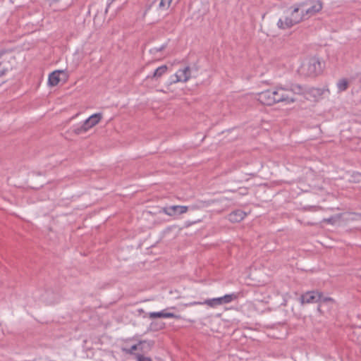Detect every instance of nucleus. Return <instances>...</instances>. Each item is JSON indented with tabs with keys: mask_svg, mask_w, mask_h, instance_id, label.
<instances>
[{
	"mask_svg": "<svg viewBox=\"0 0 361 361\" xmlns=\"http://www.w3.org/2000/svg\"><path fill=\"white\" fill-rule=\"evenodd\" d=\"M238 298V293H232L230 294H226L221 297L223 304H228L231 302L232 301H234L237 300Z\"/></svg>",
	"mask_w": 361,
	"mask_h": 361,
	"instance_id": "nucleus-18",
	"label": "nucleus"
},
{
	"mask_svg": "<svg viewBox=\"0 0 361 361\" xmlns=\"http://www.w3.org/2000/svg\"><path fill=\"white\" fill-rule=\"evenodd\" d=\"M165 45H161L159 47H155L154 48V51L156 52H158V51H161L162 50H164L165 49Z\"/></svg>",
	"mask_w": 361,
	"mask_h": 361,
	"instance_id": "nucleus-24",
	"label": "nucleus"
},
{
	"mask_svg": "<svg viewBox=\"0 0 361 361\" xmlns=\"http://www.w3.org/2000/svg\"><path fill=\"white\" fill-rule=\"evenodd\" d=\"M176 80H173V82H187L190 78V68L186 66L183 69H179L175 74Z\"/></svg>",
	"mask_w": 361,
	"mask_h": 361,
	"instance_id": "nucleus-10",
	"label": "nucleus"
},
{
	"mask_svg": "<svg viewBox=\"0 0 361 361\" xmlns=\"http://www.w3.org/2000/svg\"><path fill=\"white\" fill-rule=\"evenodd\" d=\"M110 6V4H108L107 7L105 8L104 13L102 11L99 13L97 12L94 17V24H100L104 21V14L107 13L109 7Z\"/></svg>",
	"mask_w": 361,
	"mask_h": 361,
	"instance_id": "nucleus-20",
	"label": "nucleus"
},
{
	"mask_svg": "<svg viewBox=\"0 0 361 361\" xmlns=\"http://www.w3.org/2000/svg\"><path fill=\"white\" fill-rule=\"evenodd\" d=\"M349 86V82L345 78L339 80L337 82V88L339 92L345 91Z\"/></svg>",
	"mask_w": 361,
	"mask_h": 361,
	"instance_id": "nucleus-19",
	"label": "nucleus"
},
{
	"mask_svg": "<svg viewBox=\"0 0 361 361\" xmlns=\"http://www.w3.org/2000/svg\"><path fill=\"white\" fill-rule=\"evenodd\" d=\"M294 23L290 17H286L285 20L280 18L277 22V27L281 30H286L294 26Z\"/></svg>",
	"mask_w": 361,
	"mask_h": 361,
	"instance_id": "nucleus-16",
	"label": "nucleus"
},
{
	"mask_svg": "<svg viewBox=\"0 0 361 361\" xmlns=\"http://www.w3.org/2000/svg\"><path fill=\"white\" fill-rule=\"evenodd\" d=\"M168 67L166 65L158 67L152 75H148L147 78L158 79L166 73Z\"/></svg>",
	"mask_w": 361,
	"mask_h": 361,
	"instance_id": "nucleus-17",
	"label": "nucleus"
},
{
	"mask_svg": "<svg viewBox=\"0 0 361 361\" xmlns=\"http://www.w3.org/2000/svg\"><path fill=\"white\" fill-rule=\"evenodd\" d=\"M307 4V2H302L293 6V11L290 13V18L292 19L294 25H296L303 20L307 19L304 11H302L301 13H299L300 8H303Z\"/></svg>",
	"mask_w": 361,
	"mask_h": 361,
	"instance_id": "nucleus-6",
	"label": "nucleus"
},
{
	"mask_svg": "<svg viewBox=\"0 0 361 361\" xmlns=\"http://www.w3.org/2000/svg\"><path fill=\"white\" fill-rule=\"evenodd\" d=\"M47 1L49 3V4H52L54 3L58 2L59 0H47Z\"/></svg>",
	"mask_w": 361,
	"mask_h": 361,
	"instance_id": "nucleus-26",
	"label": "nucleus"
},
{
	"mask_svg": "<svg viewBox=\"0 0 361 361\" xmlns=\"http://www.w3.org/2000/svg\"><path fill=\"white\" fill-rule=\"evenodd\" d=\"M311 6L304 11L305 15L307 18L315 15L319 13L323 8V4L319 0H315L311 1Z\"/></svg>",
	"mask_w": 361,
	"mask_h": 361,
	"instance_id": "nucleus-9",
	"label": "nucleus"
},
{
	"mask_svg": "<svg viewBox=\"0 0 361 361\" xmlns=\"http://www.w3.org/2000/svg\"><path fill=\"white\" fill-rule=\"evenodd\" d=\"M154 345V341L142 340L129 348H123L122 350L126 354L133 355L134 358L135 354H136L137 352L149 353L152 350Z\"/></svg>",
	"mask_w": 361,
	"mask_h": 361,
	"instance_id": "nucleus-3",
	"label": "nucleus"
},
{
	"mask_svg": "<svg viewBox=\"0 0 361 361\" xmlns=\"http://www.w3.org/2000/svg\"><path fill=\"white\" fill-rule=\"evenodd\" d=\"M327 301H331L333 302V299L331 298H324L322 295V300L319 302H327Z\"/></svg>",
	"mask_w": 361,
	"mask_h": 361,
	"instance_id": "nucleus-25",
	"label": "nucleus"
},
{
	"mask_svg": "<svg viewBox=\"0 0 361 361\" xmlns=\"http://www.w3.org/2000/svg\"><path fill=\"white\" fill-rule=\"evenodd\" d=\"M147 353H148L137 352L135 354L134 359L136 361H152V359L147 355Z\"/></svg>",
	"mask_w": 361,
	"mask_h": 361,
	"instance_id": "nucleus-21",
	"label": "nucleus"
},
{
	"mask_svg": "<svg viewBox=\"0 0 361 361\" xmlns=\"http://www.w3.org/2000/svg\"><path fill=\"white\" fill-rule=\"evenodd\" d=\"M2 55V53H0V56Z\"/></svg>",
	"mask_w": 361,
	"mask_h": 361,
	"instance_id": "nucleus-27",
	"label": "nucleus"
},
{
	"mask_svg": "<svg viewBox=\"0 0 361 361\" xmlns=\"http://www.w3.org/2000/svg\"><path fill=\"white\" fill-rule=\"evenodd\" d=\"M203 304H206V305H209L210 307H216V306L224 305L223 302H222L221 297H219V298H216L206 300L204 302H190L188 304H185V306H190V305H203Z\"/></svg>",
	"mask_w": 361,
	"mask_h": 361,
	"instance_id": "nucleus-11",
	"label": "nucleus"
},
{
	"mask_svg": "<svg viewBox=\"0 0 361 361\" xmlns=\"http://www.w3.org/2000/svg\"><path fill=\"white\" fill-rule=\"evenodd\" d=\"M173 0H154L152 6L157 10L165 12L169 10Z\"/></svg>",
	"mask_w": 361,
	"mask_h": 361,
	"instance_id": "nucleus-13",
	"label": "nucleus"
},
{
	"mask_svg": "<svg viewBox=\"0 0 361 361\" xmlns=\"http://www.w3.org/2000/svg\"><path fill=\"white\" fill-rule=\"evenodd\" d=\"M102 118V114L101 113L94 114L87 118L80 126L73 128V131L77 135L85 133L99 123Z\"/></svg>",
	"mask_w": 361,
	"mask_h": 361,
	"instance_id": "nucleus-4",
	"label": "nucleus"
},
{
	"mask_svg": "<svg viewBox=\"0 0 361 361\" xmlns=\"http://www.w3.org/2000/svg\"><path fill=\"white\" fill-rule=\"evenodd\" d=\"M255 98L262 104L269 106L278 103L290 104L296 101L295 98L288 94V90L281 85L258 92Z\"/></svg>",
	"mask_w": 361,
	"mask_h": 361,
	"instance_id": "nucleus-1",
	"label": "nucleus"
},
{
	"mask_svg": "<svg viewBox=\"0 0 361 361\" xmlns=\"http://www.w3.org/2000/svg\"><path fill=\"white\" fill-rule=\"evenodd\" d=\"M288 94H290V92H292L295 94H300V95H306L307 94H310L312 92L316 90L314 88H307L299 84H291L288 88Z\"/></svg>",
	"mask_w": 361,
	"mask_h": 361,
	"instance_id": "nucleus-7",
	"label": "nucleus"
},
{
	"mask_svg": "<svg viewBox=\"0 0 361 361\" xmlns=\"http://www.w3.org/2000/svg\"><path fill=\"white\" fill-rule=\"evenodd\" d=\"M245 216V212L240 209H238L230 213L228 216V219L232 223H237L243 220Z\"/></svg>",
	"mask_w": 361,
	"mask_h": 361,
	"instance_id": "nucleus-14",
	"label": "nucleus"
},
{
	"mask_svg": "<svg viewBox=\"0 0 361 361\" xmlns=\"http://www.w3.org/2000/svg\"><path fill=\"white\" fill-rule=\"evenodd\" d=\"M322 71L321 62L317 57L313 56L305 60L301 65L299 72L305 77H315Z\"/></svg>",
	"mask_w": 361,
	"mask_h": 361,
	"instance_id": "nucleus-2",
	"label": "nucleus"
},
{
	"mask_svg": "<svg viewBox=\"0 0 361 361\" xmlns=\"http://www.w3.org/2000/svg\"><path fill=\"white\" fill-rule=\"evenodd\" d=\"M323 222H326L330 224H334L336 222V218L334 216H331L330 218L324 219Z\"/></svg>",
	"mask_w": 361,
	"mask_h": 361,
	"instance_id": "nucleus-23",
	"label": "nucleus"
},
{
	"mask_svg": "<svg viewBox=\"0 0 361 361\" xmlns=\"http://www.w3.org/2000/svg\"><path fill=\"white\" fill-rule=\"evenodd\" d=\"M7 71L8 68L5 66V65L3 63H0V77L5 75Z\"/></svg>",
	"mask_w": 361,
	"mask_h": 361,
	"instance_id": "nucleus-22",
	"label": "nucleus"
},
{
	"mask_svg": "<svg viewBox=\"0 0 361 361\" xmlns=\"http://www.w3.org/2000/svg\"><path fill=\"white\" fill-rule=\"evenodd\" d=\"M302 303H314L322 300V293L319 292L311 291L302 295L301 297Z\"/></svg>",
	"mask_w": 361,
	"mask_h": 361,
	"instance_id": "nucleus-8",
	"label": "nucleus"
},
{
	"mask_svg": "<svg viewBox=\"0 0 361 361\" xmlns=\"http://www.w3.org/2000/svg\"><path fill=\"white\" fill-rule=\"evenodd\" d=\"M149 317L150 319L154 318H175L180 319V316L175 314L171 312H166V310H162L161 312H152L149 313Z\"/></svg>",
	"mask_w": 361,
	"mask_h": 361,
	"instance_id": "nucleus-12",
	"label": "nucleus"
},
{
	"mask_svg": "<svg viewBox=\"0 0 361 361\" xmlns=\"http://www.w3.org/2000/svg\"><path fill=\"white\" fill-rule=\"evenodd\" d=\"M64 73H65L64 71H61V70L55 71L52 72L51 73H50L49 75V79H48L49 85L51 86L57 85L60 81V78H59L60 75L64 74Z\"/></svg>",
	"mask_w": 361,
	"mask_h": 361,
	"instance_id": "nucleus-15",
	"label": "nucleus"
},
{
	"mask_svg": "<svg viewBox=\"0 0 361 361\" xmlns=\"http://www.w3.org/2000/svg\"><path fill=\"white\" fill-rule=\"evenodd\" d=\"M188 211V206L173 205L170 207H162L159 213H164L169 216H176L186 213Z\"/></svg>",
	"mask_w": 361,
	"mask_h": 361,
	"instance_id": "nucleus-5",
	"label": "nucleus"
}]
</instances>
